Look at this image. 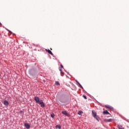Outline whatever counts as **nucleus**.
<instances>
[{
  "label": "nucleus",
  "instance_id": "20e7f679",
  "mask_svg": "<svg viewBox=\"0 0 129 129\" xmlns=\"http://www.w3.org/2000/svg\"><path fill=\"white\" fill-rule=\"evenodd\" d=\"M61 113H62V114H64V115H66L67 116H70V114H69V113H68V112H67V111H61Z\"/></svg>",
  "mask_w": 129,
  "mask_h": 129
},
{
  "label": "nucleus",
  "instance_id": "2eb2a0df",
  "mask_svg": "<svg viewBox=\"0 0 129 129\" xmlns=\"http://www.w3.org/2000/svg\"><path fill=\"white\" fill-rule=\"evenodd\" d=\"M51 117H52V118H54V117L55 116V115L54 114H52L51 115Z\"/></svg>",
  "mask_w": 129,
  "mask_h": 129
},
{
  "label": "nucleus",
  "instance_id": "423d86ee",
  "mask_svg": "<svg viewBox=\"0 0 129 129\" xmlns=\"http://www.w3.org/2000/svg\"><path fill=\"white\" fill-rule=\"evenodd\" d=\"M113 119H106L104 120V121H106V122H111Z\"/></svg>",
  "mask_w": 129,
  "mask_h": 129
},
{
  "label": "nucleus",
  "instance_id": "6ab92c4d",
  "mask_svg": "<svg viewBox=\"0 0 129 129\" xmlns=\"http://www.w3.org/2000/svg\"><path fill=\"white\" fill-rule=\"evenodd\" d=\"M20 113H23V111H20Z\"/></svg>",
  "mask_w": 129,
  "mask_h": 129
},
{
  "label": "nucleus",
  "instance_id": "f03ea898",
  "mask_svg": "<svg viewBox=\"0 0 129 129\" xmlns=\"http://www.w3.org/2000/svg\"><path fill=\"white\" fill-rule=\"evenodd\" d=\"M34 100L35 101H36V103H39L41 101V100H40V98L37 96L34 97Z\"/></svg>",
  "mask_w": 129,
  "mask_h": 129
},
{
  "label": "nucleus",
  "instance_id": "a211bd4d",
  "mask_svg": "<svg viewBox=\"0 0 129 129\" xmlns=\"http://www.w3.org/2000/svg\"><path fill=\"white\" fill-rule=\"evenodd\" d=\"M60 67L61 68H63V66L61 64V65H60Z\"/></svg>",
  "mask_w": 129,
  "mask_h": 129
},
{
  "label": "nucleus",
  "instance_id": "ddd939ff",
  "mask_svg": "<svg viewBox=\"0 0 129 129\" xmlns=\"http://www.w3.org/2000/svg\"><path fill=\"white\" fill-rule=\"evenodd\" d=\"M56 127L57 128H59V129L61 128V126H60V125H57L56 126Z\"/></svg>",
  "mask_w": 129,
  "mask_h": 129
},
{
  "label": "nucleus",
  "instance_id": "412c9836",
  "mask_svg": "<svg viewBox=\"0 0 129 129\" xmlns=\"http://www.w3.org/2000/svg\"><path fill=\"white\" fill-rule=\"evenodd\" d=\"M2 25V23L0 22V25Z\"/></svg>",
  "mask_w": 129,
  "mask_h": 129
},
{
  "label": "nucleus",
  "instance_id": "dca6fc26",
  "mask_svg": "<svg viewBox=\"0 0 129 129\" xmlns=\"http://www.w3.org/2000/svg\"><path fill=\"white\" fill-rule=\"evenodd\" d=\"M83 97L85 99H87V97H86V96L83 95Z\"/></svg>",
  "mask_w": 129,
  "mask_h": 129
},
{
  "label": "nucleus",
  "instance_id": "f257e3e1",
  "mask_svg": "<svg viewBox=\"0 0 129 129\" xmlns=\"http://www.w3.org/2000/svg\"><path fill=\"white\" fill-rule=\"evenodd\" d=\"M92 114L93 116L98 121H99V117L96 115V112L94 111H92Z\"/></svg>",
  "mask_w": 129,
  "mask_h": 129
},
{
  "label": "nucleus",
  "instance_id": "7ed1b4c3",
  "mask_svg": "<svg viewBox=\"0 0 129 129\" xmlns=\"http://www.w3.org/2000/svg\"><path fill=\"white\" fill-rule=\"evenodd\" d=\"M41 107H45V104L44 103V101H43V100H40V101L38 103Z\"/></svg>",
  "mask_w": 129,
  "mask_h": 129
},
{
  "label": "nucleus",
  "instance_id": "0eeeda50",
  "mask_svg": "<svg viewBox=\"0 0 129 129\" xmlns=\"http://www.w3.org/2000/svg\"><path fill=\"white\" fill-rule=\"evenodd\" d=\"M3 103L4 105H6V106H8V105H9V101L7 100L4 101Z\"/></svg>",
  "mask_w": 129,
  "mask_h": 129
},
{
  "label": "nucleus",
  "instance_id": "aec40b11",
  "mask_svg": "<svg viewBox=\"0 0 129 129\" xmlns=\"http://www.w3.org/2000/svg\"><path fill=\"white\" fill-rule=\"evenodd\" d=\"M59 71L62 73V70H59Z\"/></svg>",
  "mask_w": 129,
  "mask_h": 129
},
{
  "label": "nucleus",
  "instance_id": "6e6552de",
  "mask_svg": "<svg viewBox=\"0 0 129 129\" xmlns=\"http://www.w3.org/2000/svg\"><path fill=\"white\" fill-rule=\"evenodd\" d=\"M24 125H25V127H26V128H27V129L30 128V124H29L28 123H26L24 124Z\"/></svg>",
  "mask_w": 129,
  "mask_h": 129
},
{
  "label": "nucleus",
  "instance_id": "f3484780",
  "mask_svg": "<svg viewBox=\"0 0 129 129\" xmlns=\"http://www.w3.org/2000/svg\"><path fill=\"white\" fill-rule=\"evenodd\" d=\"M78 84H79V85H80V86L82 88H83V87H82V86H81V85L80 84V83H79V82H78Z\"/></svg>",
  "mask_w": 129,
  "mask_h": 129
},
{
  "label": "nucleus",
  "instance_id": "1a4fd4ad",
  "mask_svg": "<svg viewBox=\"0 0 129 129\" xmlns=\"http://www.w3.org/2000/svg\"><path fill=\"white\" fill-rule=\"evenodd\" d=\"M46 51H47V52H48L49 54H50V55H52V56H53V53H52V51H51V50H50L49 49H46Z\"/></svg>",
  "mask_w": 129,
  "mask_h": 129
},
{
  "label": "nucleus",
  "instance_id": "9d476101",
  "mask_svg": "<svg viewBox=\"0 0 129 129\" xmlns=\"http://www.w3.org/2000/svg\"><path fill=\"white\" fill-rule=\"evenodd\" d=\"M103 113L104 114H109V112H108V111H107V110L104 111L103 112Z\"/></svg>",
  "mask_w": 129,
  "mask_h": 129
},
{
  "label": "nucleus",
  "instance_id": "39448f33",
  "mask_svg": "<svg viewBox=\"0 0 129 129\" xmlns=\"http://www.w3.org/2000/svg\"><path fill=\"white\" fill-rule=\"evenodd\" d=\"M105 107L108 109H113V108L108 105H105Z\"/></svg>",
  "mask_w": 129,
  "mask_h": 129
},
{
  "label": "nucleus",
  "instance_id": "9b49d317",
  "mask_svg": "<svg viewBox=\"0 0 129 129\" xmlns=\"http://www.w3.org/2000/svg\"><path fill=\"white\" fill-rule=\"evenodd\" d=\"M118 128L119 129H123V128L122 127V126L120 125H118Z\"/></svg>",
  "mask_w": 129,
  "mask_h": 129
},
{
  "label": "nucleus",
  "instance_id": "f8f14e48",
  "mask_svg": "<svg viewBox=\"0 0 129 129\" xmlns=\"http://www.w3.org/2000/svg\"><path fill=\"white\" fill-rule=\"evenodd\" d=\"M55 85H57V86L60 85V83H59V82L58 81L55 82Z\"/></svg>",
  "mask_w": 129,
  "mask_h": 129
},
{
  "label": "nucleus",
  "instance_id": "4468645a",
  "mask_svg": "<svg viewBox=\"0 0 129 129\" xmlns=\"http://www.w3.org/2000/svg\"><path fill=\"white\" fill-rule=\"evenodd\" d=\"M82 113V111H79L78 112V114H79V115H81Z\"/></svg>",
  "mask_w": 129,
  "mask_h": 129
}]
</instances>
